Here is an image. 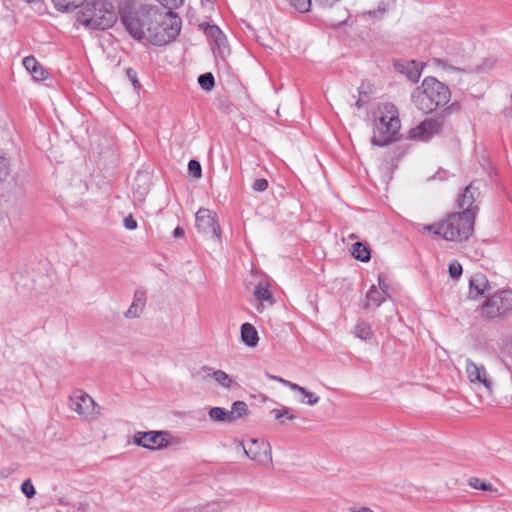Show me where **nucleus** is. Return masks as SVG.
<instances>
[{"mask_svg":"<svg viewBox=\"0 0 512 512\" xmlns=\"http://www.w3.org/2000/svg\"><path fill=\"white\" fill-rule=\"evenodd\" d=\"M120 19L127 32L136 40L147 38L155 46H163L179 35L181 18L173 10L143 4L137 9H123Z\"/></svg>","mask_w":512,"mask_h":512,"instance_id":"nucleus-1","label":"nucleus"},{"mask_svg":"<svg viewBox=\"0 0 512 512\" xmlns=\"http://www.w3.org/2000/svg\"><path fill=\"white\" fill-rule=\"evenodd\" d=\"M450 98L449 87L434 77H426L411 95L412 103L424 113H431L438 107L446 105Z\"/></svg>","mask_w":512,"mask_h":512,"instance_id":"nucleus-2","label":"nucleus"},{"mask_svg":"<svg viewBox=\"0 0 512 512\" xmlns=\"http://www.w3.org/2000/svg\"><path fill=\"white\" fill-rule=\"evenodd\" d=\"M475 219L470 210L454 212L446 220L427 225L425 230L448 241H464L473 233Z\"/></svg>","mask_w":512,"mask_h":512,"instance_id":"nucleus-3","label":"nucleus"},{"mask_svg":"<svg viewBox=\"0 0 512 512\" xmlns=\"http://www.w3.org/2000/svg\"><path fill=\"white\" fill-rule=\"evenodd\" d=\"M78 21L87 28L106 30L117 21L113 4L106 0L87 2L78 12Z\"/></svg>","mask_w":512,"mask_h":512,"instance_id":"nucleus-4","label":"nucleus"},{"mask_svg":"<svg viewBox=\"0 0 512 512\" xmlns=\"http://www.w3.org/2000/svg\"><path fill=\"white\" fill-rule=\"evenodd\" d=\"M388 114L382 115L374 122L373 137L371 142L374 146L384 147L399 139L401 127L400 119L396 114L395 106L386 105Z\"/></svg>","mask_w":512,"mask_h":512,"instance_id":"nucleus-5","label":"nucleus"},{"mask_svg":"<svg viewBox=\"0 0 512 512\" xmlns=\"http://www.w3.org/2000/svg\"><path fill=\"white\" fill-rule=\"evenodd\" d=\"M457 102L452 103L433 118H428L422 121L418 126L411 129L410 136L414 139L423 141L429 140L432 136L439 134L446 123L447 118L459 110Z\"/></svg>","mask_w":512,"mask_h":512,"instance_id":"nucleus-6","label":"nucleus"},{"mask_svg":"<svg viewBox=\"0 0 512 512\" xmlns=\"http://www.w3.org/2000/svg\"><path fill=\"white\" fill-rule=\"evenodd\" d=\"M465 372L469 383L477 389L482 390L488 396L492 395L493 383L485 366L476 363L469 358L465 360Z\"/></svg>","mask_w":512,"mask_h":512,"instance_id":"nucleus-7","label":"nucleus"},{"mask_svg":"<svg viewBox=\"0 0 512 512\" xmlns=\"http://www.w3.org/2000/svg\"><path fill=\"white\" fill-rule=\"evenodd\" d=\"M512 309V290H502L489 297L482 305V314L496 318Z\"/></svg>","mask_w":512,"mask_h":512,"instance_id":"nucleus-8","label":"nucleus"},{"mask_svg":"<svg viewBox=\"0 0 512 512\" xmlns=\"http://www.w3.org/2000/svg\"><path fill=\"white\" fill-rule=\"evenodd\" d=\"M70 409L84 419H94L100 414L99 405L91 396L82 391H76L69 399Z\"/></svg>","mask_w":512,"mask_h":512,"instance_id":"nucleus-9","label":"nucleus"},{"mask_svg":"<svg viewBox=\"0 0 512 512\" xmlns=\"http://www.w3.org/2000/svg\"><path fill=\"white\" fill-rule=\"evenodd\" d=\"M170 434L166 431L136 432L133 443L149 450L163 449L169 445Z\"/></svg>","mask_w":512,"mask_h":512,"instance_id":"nucleus-10","label":"nucleus"},{"mask_svg":"<svg viewBox=\"0 0 512 512\" xmlns=\"http://www.w3.org/2000/svg\"><path fill=\"white\" fill-rule=\"evenodd\" d=\"M246 456L258 464H268L272 462L271 446L267 441L250 439L247 444L240 443Z\"/></svg>","mask_w":512,"mask_h":512,"instance_id":"nucleus-11","label":"nucleus"},{"mask_svg":"<svg viewBox=\"0 0 512 512\" xmlns=\"http://www.w3.org/2000/svg\"><path fill=\"white\" fill-rule=\"evenodd\" d=\"M195 226L198 232L212 238H220V226L216 214L209 209L201 208L195 215Z\"/></svg>","mask_w":512,"mask_h":512,"instance_id":"nucleus-12","label":"nucleus"},{"mask_svg":"<svg viewBox=\"0 0 512 512\" xmlns=\"http://www.w3.org/2000/svg\"><path fill=\"white\" fill-rule=\"evenodd\" d=\"M480 196L479 188L474 185V182L470 183L463 191L461 196L458 198V207L464 210H470L472 217L475 219L478 212V206L474 205Z\"/></svg>","mask_w":512,"mask_h":512,"instance_id":"nucleus-13","label":"nucleus"},{"mask_svg":"<svg viewBox=\"0 0 512 512\" xmlns=\"http://www.w3.org/2000/svg\"><path fill=\"white\" fill-rule=\"evenodd\" d=\"M491 289L487 277L482 273H476L469 280V298L478 299L486 296V292Z\"/></svg>","mask_w":512,"mask_h":512,"instance_id":"nucleus-14","label":"nucleus"},{"mask_svg":"<svg viewBox=\"0 0 512 512\" xmlns=\"http://www.w3.org/2000/svg\"><path fill=\"white\" fill-rule=\"evenodd\" d=\"M395 69L404 74L410 81L416 83L419 81L423 69L422 63L417 61H398L394 64Z\"/></svg>","mask_w":512,"mask_h":512,"instance_id":"nucleus-15","label":"nucleus"},{"mask_svg":"<svg viewBox=\"0 0 512 512\" xmlns=\"http://www.w3.org/2000/svg\"><path fill=\"white\" fill-rule=\"evenodd\" d=\"M202 378L212 377L219 385L226 389H230L235 383L230 375L222 370H213L209 366H203L198 372Z\"/></svg>","mask_w":512,"mask_h":512,"instance_id":"nucleus-16","label":"nucleus"},{"mask_svg":"<svg viewBox=\"0 0 512 512\" xmlns=\"http://www.w3.org/2000/svg\"><path fill=\"white\" fill-rule=\"evenodd\" d=\"M23 65L32 77L41 81L47 78V71L39 64L34 56H27L23 59Z\"/></svg>","mask_w":512,"mask_h":512,"instance_id":"nucleus-17","label":"nucleus"},{"mask_svg":"<svg viewBox=\"0 0 512 512\" xmlns=\"http://www.w3.org/2000/svg\"><path fill=\"white\" fill-rule=\"evenodd\" d=\"M241 340L248 347H255L258 344L259 336L255 327L250 323L241 325Z\"/></svg>","mask_w":512,"mask_h":512,"instance_id":"nucleus-18","label":"nucleus"},{"mask_svg":"<svg viewBox=\"0 0 512 512\" xmlns=\"http://www.w3.org/2000/svg\"><path fill=\"white\" fill-rule=\"evenodd\" d=\"M352 256L361 262H368L371 259V251L368 245L356 242L352 245Z\"/></svg>","mask_w":512,"mask_h":512,"instance_id":"nucleus-19","label":"nucleus"},{"mask_svg":"<svg viewBox=\"0 0 512 512\" xmlns=\"http://www.w3.org/2000/svg\"><path fill=\"white\" fill-rule=\"evenodd\" d=\"M386 297L388 296L379 291L375 285H372L366 294L368 303L365 305V308H368L370 303L375 307H379L385 301Z\"/></svg>","mask_w":512,"mask_h":512,"instance_id":"nucleus-20","label":"nucleus"},{"mask_svg":"<svg viewBox=\"0 0 512 512\" xmlns=\"http://www.w3.org/2000/svg\"><path fill=\"white\" fill-rule=\"evenodd\" d=\"M205 33L207 34V36L211 37L214 40L215 44L217 45V47L219 49H222V47H225L226 38L218 26L209 25L205 29Z\"/></svg>","mask_w":512,"mask_h":512,"instance_id":"nucleus-21","label":"nucleus"},{"mask_svg":"<svg viewBox=\"0 0 512 512\" xmlns=\"http://www.w3.org/2000/svg\"><path fill=\"white\" fill-rule=\"evenodd\" d=\"M208 415L210 419L214 422H221V423H232L230 419L229 410L222 408V407H212Z\"/></svg>","mask_w":512,"mask_h":512,"instance_id":"nucleus-22","label":"nucleus"},{"mask_svg":"<svg viewBox=\"0 0 512 512\" xmlns=\"http://www.w3.org/2000/svg\"><path fill=\"white\" fill-rule=\"evenodd\" d=\"M85 0H52L58 11L65 12L78 8Z\"/></svg>","mask_w":512,"mask_h":512,"instance_id":"nucleus-23","label":"nucleus"},{"mask_svg":"<svg viewBox=\"0 0 512 512\" xmlns=\"http://www.w3.org/2000/svg\"><path fill=\"white\" fill-rule=\"evenodd\" d=\"M253 294L258 301H270L271 304L274 302L271 291L267 285L263 283H259L255 286Z\"/></svg>","mask_w":512,"mask_h":512,"instance_id":"nucleus-24","label":"nucleus"},{"mask_svg":"<svg viewBox=\"0 0 512 512\" xmlns=\"http://www.w3.org/2000/svg\"><path fill=\"white\" fill-rule=\"evenodd\" d=\"M247 411L248 406L244 401H235L229 411L231 421L234 422L236 419L242 418L247 414Z\"/></svg>","mask_w":512,"mask_h":512,"instance_id":"nucleus-25","label":"nucleus"},{"mask_svg":"<svg viewBox=\"0 0 512 512\" xmlns=\"http://www.w3.org/2000/svg\"><path fill=\"white\" fill-rule=\"evenodd\" d=\"M198 83L203 90L210 91L215 85V78L212 73L207 72L199 75Z\"/></svg>","mask_w":512,"mask_h":512,"instance_id":"nucleus-26","label":"nucleus"},{"mask_svg":"<svg viewBox=\"0 0 512 512\" xmlns=\"http://www.w3.org/2000/svg\"><path fill=\"white\" fill-rule=\"evenodd\" d=\"M355 335L362 340L370 339L372 336V330L370 325L365 322L358 323L355 326Z\"/></svg>","mask_w":512,"mask_h":512,"instance_id":"nucleus-27","label":"nucleus"},{"mask_svg":"<svg viewBox=\"0 0 512 512\" xmlns=\"http://www.w3.org/2000/svg\"><path fill=\"white\" fill-rule=\"evenodd\" d=\"M289 4L301 13L309 12L312 6V0H287Z\"/></svg>","mask_w":512,"mask_h":512,"instance_id":"nucleus-28","label":"nucleus"},{"mask_svg":"<svg viewBox=\"0 0 512 512\" xmlns=\"http://www.w3.org/2000/svg\"><path fill=\"white\" fill-rule=\"evenodd\" d=\"M468 484L476 490L491 491L493 489L492 484L486 483L477 477H471Z\"/></svg>","mask_w":512,"mask_h":512,"instance_id":"nucleus-29","label":"nucleus"},{"mask_svg":"<svg viewBox=\"0 0 512 512\" xmlns=\"http://www.w3.org/2000/svg\"><path fill=\"white\" fill-rule=\"evenodd\" d=\"M188 171L191 176L198 179L202 176V167L198 160L191 159L188 162Z\"/></svg>","mask_w":512,"mask_h":512,"instance_id":"nucleus-30","label":"nucleus"},{"mask_svg":"<svg viewBox=\"0 0 512 512\" xmlns=\"http://www.w3.org/2000/svg\"><path fill=\"white\" fill-rule=\"evenodd\" d=\"M21 491L28 499L33 498L36 494L35 487L30 479H26L22 482Z\"/></svg>","mask_w":512,"mask_h":512,"instance_id":"nucleus-31","label":"nucleus"},{"mask_svg":"<svg viewBox=\"0 0 512 512\" xmlns=\"http://www.w3.org/2000/svg\"><path fill=\"white\" fill-rule=\"evenodd\" d=\"M271 414L274 415V417L278 420L282 419V418H286L288 420H293L294 419V415L292 414V410L287 408V407H283L281 409H273L271 411Z\"/></svg>","mask_w":512,"mask_h":512,"instance_id":"nucleus-32","label":"nucleus"},{"mask_svg":"<svg viewBox=\"0 0 512 512\" xmlns=\"http://www.w3.org/2000/svg\"><path fill=\"white\" fill-rule=\"evenodd\" d=\"M448 271L452 279H458L462 275L463 269L459 262L454 261L449 264Z\"/></svg>","mask_w":512,"mask_h":512,"instance_id":"nucleus-33","label":"nucleus"},{"mask_svg":"<svg viewBox=\"0 0 512 512\" xmlns=\"http://www.w3.org/2000/svg\"><path fill=\"white\" fill-rule=\"evenodd\" d=\"M303 395V399H302V402L303 403H306L308 405H315L319 402L320 398L319 396L315 395L314 393L308 391L306 388H305V392L304 393H301Z\"/></svg>","mask_w":512,"mask_h":512,"instance_id":"nucleus-34","label":"nucleus"},{"mask_svg":"<svg viewBox=\"0 0 512 512\" xmlns=\"http://www.w3.org/2000/svg\"><path fill=\"white\" fill-rule=\"evenodd\" d=\"M164 9L173 10L181 6L184 0H157Z\"/></svg>","mask_w":512,"mask_h":512,"instance_id":"nucleus-35","label":"nucleus"},{"mask_svg":"<svg viewBox=\"0 0 512 512\" xmlns=\"http://www.w3.org/2000/svg\"><path fill=\"white\" fill-rule=\"evenodd\" d=\"M268 188V181L265 178L256 179L252 184L255 192H264Z\"/></svg>","mask_w":512,"mask_h":512,"instance_id":"nucleus-36","label":"nucleus"},{"mask_svg":"<svg viewBox=\"0 0 512 512\" xmlns=\"http://www.w3.org/2000/svg\"><path fill=\"white\" fill-rule=\"evenodd\" d=\"M143 308L139 307L138 304L132 303L129 309L126 311L125 316L127 318H136L139 317Z\"/></svg>","mask_w":512,"mask_h":512,"instance_id":"nucleus-37","label":"nucleus"},{"mask_svg":"<svg viewBox=\"0 0 512 512\" xmlns=\"http://www.w3.org/2000/svg\"><path fill=\"white\" fill-rule=\"evenodd\" d=\"M126 75L135 89H139L141 87L140 82L137 78V72L133 68H128L126 70Z\"/></svg>","mask_w":512,"mask_h":512,"instance_id":"nucleus-38","label":"nucleus"},{"mask_svg":"<svg viewBox=\"0 0 512 512\" xmlns=\"http://www.w3.org/2000/svg\"><path fill=\"white\" fill-rule=\"evenodd\" d=\"M132 303L138 304L139 307H144L146 303V294L144 291L137 290L134 294V299Z\"/></svg>","mask_w":512,"mask_h":512,"instance_id":"nucleus-39","label":"nucleus"},{"mask_svg":"<svg viewBox=\"0 0 512 512\" xmlns=\"http://www.w3.org/2000/svg\"><path fill=\"white\" fill-rule=\"evenodd\" d=\"M123 223L127 230H134L137 228V221L132 217V215L125 217Z\"/></svg>","mask_w":512,"mask_h":512,"instance_id":"nucleus-40","label":"nucleus"},{"mask_svg":"<svg viewBox=\"0 0 512 512\" xmlns=\"http://www.w3.org/2000/svg\"><path fill=\"white\" fill-rule=\"evenodd\" d=\"M338 0H315V3L323 8L332 7Z\"/></svg>","mask_w":512,"mask_h":512,"instance_id":"nucleus-41","label":"nucleus"},{"mask_svg":"<svg viewBox=\"0 0 512 512\" xmlns=\"http://www.w3.org/2000/svg\"><path fill=\"white\" fill-rule=\"evenodd\" d=\"M378 285H379V289L378 290L383 292L385 295L389 296L388 295V285L385 283V281L382 278V276L378 277Z\"/></svg>","mask_w":512,"mask_h":512,"instance_id":"nucleus-42","label":"nucleus"},{"mask_svg":"<svg viewBox=\"0 0 512 512\" xmlns=\"http://www.w3.org/2000/svg\"><path fill=\"white\" fill-rule=\"evenodd\" d=\"M285 386H288L291 390L293 391H298L300 393H304L305 392V388L296 384V383H292L290 381H288V383L285 384Z\"/></svg>","mask_w":512,"mask_h":512,"instance_id":"nucleus-43","label":"nucleus"},{"mask_svg":"<svg viewBox=\"0 0 512 512\" xmlns=\"http://www.w3.org/2000/svg\"><path fill=\"white\" fill-rule=\"evenodd\" d=\"M266 376L271 379V380H274V381H278L280 383H282L283 385H285L286 383H288V380H285L279 376H275V375H271L269 373H266Z\"/></svg>","mask_w":512,"mask_h":512,"instance_id":"nucleus-44","label":"nucleus"},{"mask_svg":"<svg viewBox=\"0 0 512 512\" xmlns=\"http://www.w3.org/2000/svg\"><path fill=\"white\" fill-rule=\"evenodd\" d=\"M173 236L175 238H180L184 236V229L180 226H177L173 231Z\"/></svg>","mask_w":512,"mask_h":512,"instance_id":"nucleus-45","label":"nucleus"},{"mask_svg":"<svg viewBox=\"0 0 512 512\" xmlns=\"http://www.w3.org/2000/svg\"><path fill=\"white\" fill-rule=\"evenodd\" d=\"M367 101H368V96H367V95H365L364 97H363V96H361V97L357 100V102H356V106H357V108H362V107L365 105V103H366Z\"/></svg>","mask_w":512,"mask_h":512,"instance_id":"nucleus-46","label":"nucleus"},{"mask_svg":"<svg viewBox=\"0 0 512 512\" xmlns=\"http://www.w3.org/2000/svg\"><path fill=\"white\" fill-rule=\"evenodd\" d=\"M352 512H374L373 510H371L370 508L368 507H363L361 510H352Z\"/></svg>","mask_w":512,"mask_h":512,"instance_id":"nucleus-47","label":"nucleus"},{"mask_svg":"<svg viewBox=\"0 0 512 512\" xmlns=\"http://www.w3.org/2000/svg\"><path fill=\"white\" fill-rule=\"evenodd\" d=\"M437 63L438 65H442L443 67H445V62L443 60L438 59Z\"/></svg>","mask_w":512,"mask_h":512,"instance_id":"nucleus-48","label":"nucleus"},{"mask_svg":"<svg viewBox=\"0 0 512 512\" xmlns=\"http://www.w3.org/2000/svg\"><path fill=\"white\" fill-rule=\"evenodd\" d=\"M24 1L29 3V4H32V3L38 2L39 0H24Z\"/></svg>","mask_w":512,"mask_h":512,"instance_id":"nucleus-49","label":"nucleus"},{"mask_svg":"<svg viewBox=\"0 0 512 512\" xmlns=\"http://www.w3.org/2000/svg\"><path fill=\"white\" fill-rule=\"evenodd\" d=\"M378 12H379L380 14H384L385 9H380V10H378ZM376 13H377V11H373V14H376Z\"/></svg>","mask_w":512,"mask_h":512,"instance_id":"nucleus-50","label":"nucleus"}]
</instances>
